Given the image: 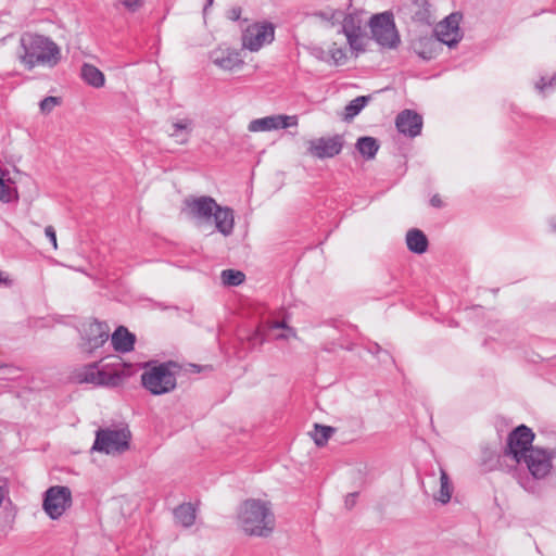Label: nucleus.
I'll return each instance as SVG.
<instances>
[{"label":"nucleus","instance_id":"f257e3e1","mask_svg":"<svg viewBox=\"0 0 556 556\" xmlns=\"http://www.w3.org/2000/svg\"><path fill=\"white\" fill-rule=\"evenodd\" d=\"M181 214L194 220L198 225L205 224L214 218L215 228L223 236L228 237L233 232L235 214L228 206L219 205L210 195L187 197L182 201Z\"/></svg>","mask_w":556,"mask_h":556},{"label":"nucleus","instance_id":"f03ea898","mask_svg":"<svg viewBox=\"0 0 556 556\" xmlns=\"http://www.w3.org/2000/svg\"><path fill=\"white\" fill-rule=\"evenodd\" d=\"M144 371L141 375L140 382H175L177 378L189 377L193 374H200L201 378H208L214 370L210 364L200 365L193 363H179L168 361L157 363L155 361L147 362L143 365Z\"/></svg>","mask_w":556,"mask_h":556},{"label":"nucleus","instance_id":"7ed1b4c3","mask_svg":"<svg viewBox=\"0 0 556 556\" xmlns=\"http://www.w3.org/2000/svg\"><path fill=\"white\" fill-rule=\"evenodd\" d=\"M242 530L253 536H268L275 528V516L268 502L250 498L242 503L239 515Z\"/></svg>","mask_w":556,"mask_h":556},{"label":"nucleus","instance_id":"20e7f679","mask_svg":"<svg viewBox=\"0 0 556 556\" xmlns=\"http://www.w3.org/2000/svg\"><path fill=\"white\" fill-rule=\"evenodd\" d=\"M21 62L31 70L37 65L54 66L60 60V49L50 38L37 34H25L21 38Z\"/></svg>","mask_w":556,"mask_h":556},{"label":"nucleus","instance_id":"39448f33","mask_svg":"<svg viewBox=\"0 0 556 556\" xmlns=\"http://www.w3.org/2000/svg\"><path fill=\"white\" fill-rule=\"evenodd\" d=\"M372 39L383 49L393 50L401 43V36L392 11L374 14L368 22Z\"/></svg>","mask_w":556,"mask_h":556},{"label":"nucleus","instance_id":"423d86ee","mask_svg":"<svg viewBox=\"0 0 556 556\" xmlns=\"http://www.w3.org/2000/svg\"><path fill=\"white\" fill-rule=\"evenodd\" d=\"M131 433L127 428L112 430L98 429L91 447L92 451L104 454H122L129 448Z\"/></svg>","mask_w":556,"mask_h":556},{"label":"nucleus","instance_id":"0eeeda50","mask_svg":"<svg viewBox=\"0 0 556 556\" xmlns=\"http://www.w3.org/2000/svg\"><path fill=\"white\" fill-rule=\"evenodd\" d=\"M122 365H111L102 362L83 366L76 371V382H119L122 380Z\"/></svg>","mask_w":556,"mask_h":556},{"label":"nucleus","instance_id":"6e6552de","mask_svg":"<svg viewBox=\"0 0 556 556\" xmlns=\"http://www.w3.org/2000/svg\"><path fill=\"white\" fill-rule=\"evenodd\" d=\"M72 503V491L66 485H53L43 493L42 508L52 520L60 519Z\"/></svg>","mask_w":556,"mask_h":556},{"label":"nucleus","instance_id":"1a4fd4ad","mask_svg":"<svg viewBox=\"0 0 556 556\" xmlns=\"http://www.w3.org/2000/svg\"><path fill=\"white\" fill-rule=\"evenodd\" d=\"M533 440L534 433L532 429L526 425H519L509 432L504 454L511 456V458L519 464L528 455L529 450L533 447Z\"/></svg>","mask_w":556,"mask_h":556},{"label":"nucleus","instance_id":"9d476101","mask_svg":"<svg viewBox=\"0 0 556 556\" xmlns=\"http://www.w3.org/2000/svg\"><path fill=\"white\" fill-rule=\"evenodd\" d=\"M345 140L343 135L319 137L307 141V154L315 159H332L341 153Z\"/></svg>","mask_w":556,"mask_h":556},{"label":"nucleus","instance_id":"9b49d317","mask_svg":"<svg viewBox=\"0 0 556 556\" xmlns=\"http://www.w3.org/2000/svg\"><path fill=\"white\" fill-rule=\"evenodd\" d=\"M460 21L462 14L453 12L437 24L433 35L441 45H446L448 48H454L458 45L463 39V33L459 28Z\"/></svg>","mask_w":556,"mask_h":556},{"label":"nucleus","instance_id":"f8f14e48","mask_svg":"<svg viewBox=\"0 0 556 556\" xmlns=\"http://www.w3.org/2000/svg\"><path fill=\"white\" fill-rule=\"evenodd\" d=\"M275 330H282L273 337L275 340L296 338L295 330L288 326L285 320H266L256 328L255 332L249 338V340L253 345H262L269 339L271 332Z\"/></svg>","mask_w":556,"mask_h":556},{"label":"nucleus","instance_id":"ddd939ff","mask_svg":"<svg viewBox=\"0 0 556 556\" xmlns=\"http://www.w3.org/2000/svg\"><path fill=\"white\" fill-rule=\"evenodd\" d=\"M275 29L270 23L250 25L242 35V46L250 51H258L274 40Z\"/></svg>","mask_w":556,"mask_h":556},{"label":"nucleus","instance_id":"4468645a","mask_svg":"<svg viewBox=\"0 0 556 556\" xmlns=\"http://www.w3.org/2000/svg\"><path fill=\"white\" fill-rule=\"evenodd\" d=\"M552 452L541 448L531 447L528 455L522 459L526 463L530 473L535 479H542L546 477L552 469Z\"/></svg>","mask_w":556,"mask_h":556},{"label":"nucleus","instance_id":"2eb2a0df","mask_svg":"<svg viewBox=\"0 0 556 556\" xmlns=\"http://www.w3.org/2000/svg\"><path fill=\"white\" fill-rule=\"evenodd\" d=\"M397 13L420 25L430 26L435 22L428 0H410L400 7Z\"/></svg>","mask_w":556,"mask_h":556},{"label":"nucleus","instance_id":"dca6fc26","mask_svg":"<svg viewBox=\"0 0 556 556\" xmlns=\"http://www.w3.org/2000/svg\"><path fill=\"white\" fill-rule=\"evenodd\" d=\"M298 125L296 115H270L250 122L248 129L252 132L286 129Z\"/></svg>","mask_w":556,"mask_h":556},{"label":"nucleus","instance_id":"f3484780","mask_svg":"<svg viewBox=\"0 0 556 556\" xmlns=\"http://www.w3.org/2000/svg\"><path fill=\"white\" fill-rule=\"evenodd\" d=\"M395 126L401 134L414 138L421 131L422 117L415 111L404 110L397 114Z\"/></svg>","mask_w":556,"mask_h":556},{"label":"nucleus","instance_id":"a211bd4d","mask_svg":"<svg viewBox=\"0 0 556 556\" xmlns=\"http://www.w3.org/2000/svg\"><path fill=\"white\" fill-rule=\"evenodd\" d=\"M412 47L414 52L426 61L437 58L442 51V45L433 34L419 36L412 42Z\"/></svg>","mask_w":556,"mask_h":556},{"label":"nucleus","instance_id":"6ab92c4d","mask_svg":"<svg viewBox=\"0 0 556 556\" xmlns=\"http://www.w3.org/2000/svg\"><path fill=\"white\" fill-rule=\"evenodd\" d=\"M211 60L216 66L226 71H231L243 63L240 53L233 49L214 50L211 53Z\"/></svg>","mask_w":556,"mask_h":556},{"label":"nucleus","instance_id":"aec40b11","mask_svg":"<svg viewBox=\"0 0 556 556\" xmlns=\"http://www.w3.org/2000/svg\"><path fill=\"white\" fill-rule=\"evenodd\" d=\"M110 328L106 323L94 320L86 329V339L90 349L102 346L109 339Z\"/></svg>","mask_w":556,"mask_h":556},{"label":"nucleus","instance_id":"412c9836","mask_svg":"<svg viewBox=\"0 0 556 556\" xmlns=\"http://www.w3.org/2000/svg\"><path fill=\"white\" fill-rule=\"evenodd\" d=\"M113 349L119 353H128L134 350L136 336L126 327L118 326L111 336Z\"/></svg>","mask_w":556,"mask_h":556},{"label":"nucleus","instance_id":"4be33fe9","mask_svg":"<svg viewBox=\"0 0 556 556\" xmlns=\"http://www.w3.org/2000/svg\"><path fill=\"white\" fill-rule=\"evenodd\" d=\"M428 244V239L421 230L413 228L407 231L406 245L410 252L422 254L427 251Z\"/></svg>","mask_w":556,"mask_h":556},{"label":"nucleus","instance_id":"5701e85b","mask_svg":"<svg viewBox=\"0 0 556 556\" xmlns=\"http://www.w3.org/2000/svg\"><path fill=\"white\" fill-rule=\"evenodd\" d=\"M80 75L84 81L93 88H101L104 86V74L94 65L84 63L80 70Z\"/></svg>","mask_w":556,"mask_h":556},{"label":"nucleus","instance_id":"b1692460","mask_svg":"<svg viewBox=\"0 0 556 556\" xmlns=\"http://www.w3.org/2000/svg\"><path fill=\"white\" fill-rule=\"evenodd\" d=\"M174 517L178 523L189 528L195 521V509L190 503L180 504L174 509Z\"/></svg>","mask_w":556,"mask_h":556},{"label":"nucleus","instance_id":"393cba45","mask_svg":"<svg viewBox=\"0 0 556 556\" xmlns=\"http://www.w3.org/2000/svg\"><path fill=\"white\" fill-rule=\"evenodd\" d=\"M359 154L366 160H371L376 156L379 150V143L374 137H361L355 144Z\"/></svg>","mask_w":556,"mask_h":556},{"label":"nucleus","instance_id":"a878e982","mask_svg":"<svg viewBox=\"0 0 556 556\" xmlns=\"http://www.w3.org/2000/svg\"><path fill=\"white\" fill-rule=\"evenodd\" d=\"M334 428L331 426L315 424L313 434L315 444L319 447L326 445L330 437L334 433Z\"/></svg>","mask_w":556,"mask_h":556},{"label":"nucleus","instance_id":"bb28decb","mask_svg":"<svg viewBox=\"0 0 556 556\" xmlns=\"http://www.w3.org/2000/svg\"><path fill=\"white\" fill-rule=\"evenodd\" d=\"M370 100L369 96H359L355 99H353L346 106H345V119H352L356 115L361 113V111L365 108V105Z\"/></svg>","mask_w":556,"mask_h":556},{"label":"nucleus","instance_id":"cd10ccee","mask_svg":"<svg viewBox=\"0 0 556 556\" xmlns=\"http://www.w3.org/2000/svg\"><path fill=\"white\" fill-rule=\"evenodd\" d=\"M192 122L188 118L175 122L172 125L173 130L169 131L170 137L178 138L181 131H186V135L181 139H177L179 143H186L188 141L191 131Z\"/></svg>","mask_w":556,"mask_h":556},{"label":"nucleus","instance_id":"c85d7f7f","mask_svg":"<svg viewBox=\"0 0 556 556\" xmlns=\"http://www.w3.org/2000/svg\"><path fill=\"white\" fill-rule=\"evenodd\" d=\"M440 483L441 486L437 500L442 504H446L451 501L453 488L445 470H441Z\"/></svg>","mask_w":556,"mask_h":556},{"label":"nucleus","instance_id":"c756f323","mask_svg":"<svg viewBox=\"0 0 556 556\" xmlns=\"http://www.w3.org/2000/svg\"><path fill=\"white\" fill-rule=\"evenodd\" d=\"M220 277L224 285L231 287L241 285L245 278L242 271L235 269H224Z\"/></svg>","mask_w":556,"mask_h":556},{"label":"nucleus","instance_id":"7c9ffc66","mask_svg":"<svg viewBox=\"0 0 556 556\" xmlns=\"http://www.w3.org/2000/svg\"><path fill=\"white\" fill-rule=\"evenodd\" d=\"M342 31L348 38L350 35H355L358 33H362V28L359 23L356 22V20L353 16H348L344 18L342 23Z\"/></svg>","mask_w":556,"mask_h":556},{"label":"nucleus","instance_id":"2f4dec72","mask_svg":"<svg viewBox=\"0 0 556 556\" xmlns=\"http://www.w3.org/2000/svg\"><path fill=\"white\" fill-rule=\"evenodd\" d=\"M346 39H348V42L350 45V48L353 51H356L357 53L365 51V43H364L363 33H358V34H355V35H352V36L350 35Z\"/></svg>","mask_w":556,"mask_h":556},{"label":"nucleus","instance_id":"473e14b6","mask_svg":"<svg viewBox=\"0 0 556 556\" xmlns=\"http://www.w3.org/2000/svg\"><path fill=\"white\" fill-rule=\"evenodd\" d=\"M153 395H161L173 391L177 384H141Z\"/></svg>","mask_w":556,"mask_h":556},{"label":"nucleus","instance_id":"72a5a7b5","mask_svg":"<svg viewBox=\"0 0 556 556\" xmlns=\"http://www.w3.org/2000/svg\"><path fill=\"white\" fill-rule=\"evenodd\" d=\"M329 53L334 65H342L345 63V51L342 48L337 47L336 43L332 45V47L329 50Z\"/></svg>","mask_w":556,"mask_h":556},{"label":"nucleus","instance_id":"f704fd0d","mask_svg":"<svg viewBox=\"0 0 556 556\" xmlns=\"http://www.w3.org/2000/svg\"><path fill=\"white\" fill-rule=\"evenodd\" d=\"M368 351L374 354L378 361L382 364H386L387 359L392 361L389 353L383 350L378 343H372L369 345Z\"/></svg>","mask_w":556,"mask_h":556},{"label":"nucleus","instance_id":"c9c22d12","mask_svg":"<svg viewBox=\"0 0 556 556\" xmlns=\"http://www.w3.org/2000/svg\"><path fill=\"white\" fill-rule=\"evenodd\" d=\"M0 368L2 369V376H0L1 380L10 382L21 378L18 368L13 366H2Z\"/></svg>","mask_w":556,"mask_h":556},{"label":"nucleus","instance_id":"e433bc0d","mask_svg":"<svg viewBox=\"0 0 556 556\" xmlns=\"http://www.w3.org/2000/svg\"><path fill=\"white\" fill-rule=\"evenodd\" d=\"M60 102V98L58 97H46L39 103L40 111L46 114L50 113Z\"/></svg>","mask_w":556,"mask_h":556},{"label":"nucleus","instance_id":"4c0bfd02","mask_svg":"<svg viewBox=\"0 0 556 556\" xmlns=\"http://www.w3.org/2000/svg\"><path fill=\"white\" fill-rule=\"evenodd\" d=\"M45 235L49 239V241L52 243L53 249L56 250L58 249V242H56L55 229L52 226H47L45 228Z\"/></svg>","mask_w":556,"mask_h":556},{"label":"nucleus","instance_id":"58836bf2","mask_svg":"<svg viewBox=\"0 0 556 556\" xmlns=\"http://www.w3.org/2000/svg\"><path fill=\"white\" fill-rule=\"evenodd\" d=\"M129 11L135 12L142 5V0H119Z\"/></svg>","mask_w":556,"mask_h":556},{"label":"nucleus","instance_id":"ea45409f","mask_svg":"<svg viewBox=\"0 0 556 556\" xmlns=\"http://www.w3.org/2000/svg\"><path fill=\"white\" fill-rule=\"evenodd\" d=\"M357 495H358L357 492L349 493L346 495L344 503H345V507L348 509H351L355 505Z\"/></svg>","mask_w":556,"mask_h":556},{"label":"nucleus","instance_id":"a19ab883","mask_svg":"<svg viewBox=\"0 0 556 556\" xmlns=\"http://www.w3.org/2000/svg\"><path fill=\"white\" fill-rule=\"evenodd\" d=\"M430 204L433 207L441 208L443 206V201H442V199L440 198L439 194H434L430 199Z\"/></svg>","mask_w":556,"mask_h":556},{"label":"nucleus","instance_id":"79ce46f5","mask_svg":"<svg viewBox=\"0 0 556 556\" xmlns=\"http://www.w3.org/2000/svg\"><path fill=\"white\" fill-rule=\"evenodd\" d=\"M241 15V9L240 8H233L229 11V18L232 21H237L240 18Z\"/></svg>","mask_w":556,"mask_h":556},{"label":"nucleus","instance_id":"37998d69","mask_svg":"<svg viewBox=\"0 0 556 556\" xmlns=\"http://www.w3.org/2000/svg\"><path fill=\"white\" fill-rule=\"evenodd\" d=\"M552 85V80L547 81L545 77H541L540 81L536 83V88L543 91L547 86Z\"/></svg>","mask_w":556,"mask_h":556},{"label":"nucleus","instance_id":"c03bdc74","mask_svg":"<svg viewBox=\"0 0 556 556\" xmlns=\"http://www.w3.org/2000/svg\"><path fill=\"white\" fill-rule=\"evenodd\" d=\"M3 282V283H8L9 282V279L8 278H4L3 277V273L0 270V283Z\"/></svg>","mask_w":556,"mask_h":556},{"label":"nucleus","instance_id":"a18cd8bd","mask_svg":"<svg viewBox=\"0 0 556 556\" xmlns=\"http://www.w3.org/2000/svg\"><path fill=\"white\" fill-rule=\"evenodd\" d=\"M108 387H117L118 384H115V383H112V384H106Z\"/></svg>","mask_w":556,"mask_h":556},{"label":"nucleus","instance_id":"49530a36","mask_svg":"<svg viewBox=\"0 0 556 556\" xmlns=\"http://www.w3.org/2000/svg\"><path fill=\"white\" fill-rule=\"evenodd\" d=\"M213 3V0H207V4L211 5Z\"/></svg>","mask_w":556,"mask_h":556}]
</instances>
